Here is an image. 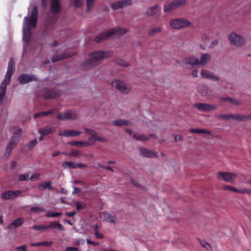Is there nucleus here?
<instances>
[{
  "mask_svg": "<svg viewBox=\"0 0 251 251\" xmlns=\"http://www.w3.org/2000/svg\"><path fill=\"white\" fill-rule=\"evenodd\" d=\"M38 10L37 6L34 5L32 9L28 8V14L25 17L23 27V39L24 44H29L31 35V28L36 26L37 22Z\"/></svg>",
  "mask_w": 251,
  "mask_h": 251,
  "instance_id": "1",
  "label": "nucleus"
},
{
  "mask_svg": "<svg viewBox=\"0 0 251 251\" xmlns=\"http://www.w3.org/2000/svg\"><path fill=\"white\" fill-rule=\"evenodd\" d=\"M111 54V52L105 51H97L91 53L89 55V59L82 63V68L86 70L90 69L97 65L101 60L110 56Z\"/></svg>",
  "mask_w": 251,
  "mask_h": 251,
  "instance_id": "2",
  "label": "nucleus"
},
{
  "mask_svg": "<svg viewBox=\"0 0 251 251\" xmlns=\"http://www.w3.org/2000/svg\"><path fill=\"white\" fill-rule=\"evenodd\" d=\"M15 61L13 58H10L8 63L7 70L4 80L2 81L0 86V105L3 103L5 95L7 85L10 83L11 75L15 72Z\"/></svg>",
  "mask_w": 251,
  "mask_h": 251,
  "instance_id": "3",
  "label": "nucleus"
},
{
  "mask_svg": "<svg viewBox=\"0 0 251 251\" xmlns=\"http://www.w3.org/2000/svg\"><path fill=\"white\" fill-rule=\"evenodd\" d=\"M211 59V56L208 53H203L201 54L200 61L197 58L187 57L185 58L186 64L191 65L192 67L196 66H204Z\"/></svg>",
  "mask_w": 251,
  "mask_h": 251,
  "instance_id": "4",
  "label": "nucleus"
},
{
  "mask_svg": "<svg viewBox=\"0 0 251 251\" xmlns=\"http://www.w3.org/2000/svg\"><path fill=\"white\" fill-rule=\"evenodd\" d=\"M126 32V30L125 28H122L119 26L116 28H113L110 30L107 31L103 34L97 36L95 41L97 43L101 42L105 40L106 38L111 36L112 35L115 34L117 35H121V34H124Z\"/></svg>",
  "mask_w": 251,
  "mask_h": 251,
  "instance_id": "5",
  "label": "nucleus"
},
{
  "mask_svg": "<svg viewBox=\"0 0 251 251\" xmlns=\"http://www.w3.org/2000/svg\"><path fill=\"white\" fill-rule=\"evenodd\" d=\"M22 133V129L18 128L14 133L12 139L6 148V152L9 155L12 150L15 148L19 142Z\"/></svg>",
  "mask_w": 251,
  "mask_h": 251,
  "instance_id": "6",
  "label": "nucleus"
},
{
  "mask_svg": "<svg viewBox=\"0 0 251 251\" xmlns=\"http://www.w3.org/2000/svg\"><path fill=\"white\" fill-rule=\"evenodd\" d=\"M220 119H223L226 120H229L231 119L234 121H246L251 119V115H242L240 114L224 115H219Z\"/></svg>",
  "mask_w": 251,
  "mask_h": 251,
  "instance_id": "7",
  "label": "nucleus"
},
{
  "mask_svg": "<svg viewBox=\"0 0 251 251\" xmlns=\"http://www.w3.org/2000/svg\"><path fill=\"white\" fill-rule=\"evenodd\" d=\"M237 176V174L234 173L218 172L217 173V177L218 179L228 182H233Z\"/></svg>",
  "mask_w": 251,
  "mask_h": 251,
  "instance_id": "8",
  "label": "nucleus"
},
{
  "mask_svg": "<svg viewBox=\"0 0 251 251\" xmlns=\"http://www.w3.org/2000/svg\"><path fill=\"white\" fill-rule=\"evenodd\" d=\"M228 39L231 43L237 47H240L245 44V39L240 35L234 32L231 33L228 36Z\"/></svg>",
  "mask_w": 251,
  "mask_h": 251,
  "instance_id": "9",
  "label": "nucleus"
},
{
  "mask_svg": "<svg viewBox=\"0 0 251 251\" xmlns=\"http://www.w3.org/2000/svg\"><path fill=\"white\" fill-rule=\"evenodd\" d=\"M113 87H115L124 93H128L131 90V88L126 85L122 81L119 79H115L111 83Z\"/></svg>",
  "mask_w": 251,
  "mask_h": 251,
  "instance_id": "10",
  "label": "nucleus"
},
{
  "mask_svg": "<svg viewBox=\"0 0 251 251\" xmlns=\"http://www.w3.org/2000/svg\"><path fill=\"white\" fill-rule=\"evenodd\" d=\"M171 26L176 29H180L190 25V23L185 19L172 20L170 22Z\"/></svg>",
  "mask_w": 251,
  "mask_h": 251,
  "instance_id": "11",
  "label": "nucleus"
},
{
  "mask_svg": "<svg viewBox=\"0 0 251 251\" xmlns=\"http://www.w3.org/2000/svg\"><path fill=\"white\" fill-rule=\"evenodd\" d=\"M77 115L75 112L67 110L57 115V119L63 121H73L76 119Z\"/></svg>",
  "mask_w": 251,
  "mask_h": 251,
  "instance_id": "12",
  "label": "nucleus"
},
{
  "mask_svg": "<svg viewBox=\"0 0 251 251\" xmlns=\"http://www.w3.org/2000/svg\"><path fill=\"white\" fill-rule=\"evenodd\" d=\"M186 0H179L174 1L170 4L165 5L164 10L165 12H170V11L176 9L180 6L184 5L186 4Z\"/></svg>",
  "mask_w": 251,
  "mask_h": 251,
  "instance_id": "13",
  "label": "nucleus"
},
{
  "mask_svg": "<svg viewBox=\"0 0 251 251\" xmlns=\"http://www.w3.org/2000/svg\"><path fill=\"white\" fill-rule=\"evenodd\" d=\"M193 107L199 110L203 111H210L215 110L217 108L215 105L206 104L204 103H198L193 104Z\"/></svg>",
  "mask_w": 251,
  "mask_h": 251,
  "instance_id": "14",
  "label": "nucleus"
},
{
  "mask_svg": "<svg viewBox=\"0 0 251 251\" xmlns=\"http://www.w3.org/2000/svg\"><path fill=\"white\" fill-rule=\"evenodd\" d=\"M21 193V191L20 190H9L1 193L0 196L1 198L3 199L10 200L17 197Z\"/></svg>",
  "mask_w": 251,
  "mask_h": 251,
  "instance_id": "15",
  "label": "nucleus"
},
{
  "mask_svg": "<svg viewBox=\"0 0 251 251\" xmlns=\"http://www.w3.org/2000/svg\"><path fill=\"white\" fill-rule=\"evenodd\" d=\"M37 80L34 75H28L25 74H21L18 78V80L20 84H25L32 80Z\"/></svg>",
  "mask_w": 251,
  "mask_h": 251,
  "instance_id": "16",
  "label": "nucleus"
},
{
  "mask_svg": "<svg viewBox=\"0 0 251 251\" xmlns=\"http://www.w3.org/2000/svg\"><path fill=\"white\" fill-rule=\"evenodd\" d=\"M65 168H85L87 165L83 163H75L72 161H65L62 163Z\"/></svg>",
  "mask_w": 251,
  "mask_h": 251,
  "instance_id": "17",
  "label": "nucleus"
},
{
  "mask_svg": "<svg viewBox=\"0 0 251 251\" xmlns=\"http://www.w3.org/2000/svg\"><path fill=\"white\" fill-rule=\"evenodd\" d=\"M82 133L80 131L74 130H60L58 132V135L64 137L77 136Z\"/></svg>",
  "mask_w": 251,
  "mask_h": 251,
  "instance_id": "18",
  "label": "nucleus"
},
{
  "mask_svg": "<svg viewBox=\"0 0 251 251\" xmlns=\"http://www.w3.org/2000/svg\"><path fill=\"white\" fill-rule=\"evenodd\" d=\"M160 9L158 8V5L156 4L151 7L146 12L147 15L149 17H158L160 16Z\"/></svg>",
  "mask_w": 251,
  "mask_h": 251,
  "instance_id": "19",
  "label": "nucleus"
},
{
  "mask_svg": "<svg viewBox=\"0 0 251 251\" xmlns=\"http://www.w3.org/2000/svg\"><path fill=\"white\" fill-rule=\"evenodd\" d=\"M104 220L110 223H116L118 221L117 217L114 214H110L106 212H103L101 213Z\"/></svg>",
  "mask_w": 251,
  "mask_h": 251,
  "instance_id": "20",
  "label": "nucleus"
},
{
  "mask_svg": "<svg viewBox=\"0 0 251 251\" xmlns=\"http://www.w3.org/2000/svg\"><path fill=\"white\" fill-rule=\"evenodd\" d=\"M126 131L127 132L129 135H132V137L136 140L140 141H146L149 140V138L143 134H139L137 133L132 134L131 130L129 129H126Z\"/></svg>",
  "mask_w": 251,
  "mask_h": 251,
  "instance_id": "21",
  "label": "nucleus"
},
{
  "mask_svg": "<svg viewBox=\"0 0 251 251\" xmlns=\"http://www.w3.org/2000/svg\"><path fill=\"white\" fill-rule=\"evenodd\" d=\"M131 3L130 0H124L119 1L117 2L112 3L111 7L113 9H118L126 6H127Z\"/></svg>",
  "mask_w": 251,
  "mask_h": 251,
  "instance_id": "22",
  "label": "nucleus"
},
{
  "mask_svg": "<svg viewBox=\"0 0 251 251\" xmlns=\"http://www.w3.org/2000/svg\"><path fill=\"white\" fill-rule=\"evenodd\" d=\"M55 130L54 126H46L42 128H41L39 131L38 133L42 136H46L49 134H51Z\"/></svg>",
  "mask_w": 251,
  "mask_h": 251,
  "instance_id": "23",
  "label": "nucleus"
},
{
  "mask_svg": "<svg viewBox=\"0 0 251 251\" xmlns=\"http://www.w3.org/2000/svg\"><path fill=\"white\" fill-rule=\"evenodd\" d=\"M201 75L202 77L210 79L213 80L218 81L220 80L219 77L215 76L212 72H210L207 70H203L201 71Z\"/></svg>",
  "mask_w": 251,
  "mask_h": 251,
  "instance_id": "24",
  "label": "nucleus"
},
{
  "mask_svg": "<svg viewBox=\"0 0 251 251\" xmlns=\"http://www.w3.org/2000/svg\"><path fill=\"white\" fill-rule=\"evenodd\" d=\"M24 222V219L22 218H18L15 219L12 223L10 224L8 228L10 229H15L16 227L22 226Z\"/></svg>",
  "mask_w": 251,
  "mask_h": 251,
  "instance_id": "25",
  "label": "nucleus"
},
{
  "mask_svg": "<svg viewBox=\"0 0 251 251\" xmlns=\"http://www.w3.org/2000/svg\"><path fill=\"white\" fill-rule=\"evenodd\" d=\"M60 9V4L59 0H51L50 11L52 13L59 12Z\"/></svg>",
  "mask_w": 251,
  "mask_h": 251,
  "instance_id": "26",
  "label": "nucleus"
},
{
  "mask_svg": "<svg viewBox=\"0 0 251 251\" xmlns=\"http://www.w3.org/2000/svg\"><path fill=\"white\" fill-rule=\"evenodd\" d=\"M51 185V182L50 181H44L38 184L37 188L40 191H43L47 189L50 190L52 189Z\"/></svg>",
  "mask_w": 251,
  "mask_h": 251,
  "instance_id": "27",
  "label": "nucleus"
},
{
  "mask_svg": "<svg viewBox=\"0 0 251 251\" xmlns=\"http://www.w3.org/2000/svg\"><path fill=\"white\" fill-rule=\"evenodd\" d=\"M141 154L142 156L146 157H153L156 156L154 152L147 149H142L141 151Z\"/></svg>",
  "mask_w": 251,
  "mask_h": 251,
  "instance_id": "28",
  "label": "nucleus"
},
{
  "mask_svg": "<svg viewBox=\"0 0 251 251\" xmlns=\"http://www.w3.org/2000/svg\"><path fill=\"white\" fill-rule=\"evenodd\" d=\"M68 144L76 146L77 147H82L83 146H87L90 145V143L87 141H71L68 142Z\"/></svg>",
  "mask_w": 251,
  "mask_h": 251,
  "instance_id": "29",
  "label": "nucleus"
},
{
  "mask_svg": "<svg viewBox=\"0 0 251 251\" xmlns=\"http://www.w3.org/2000/svg\"><path fill=\"white\" fill-rule=\"evenodd\" d=\"M89 141H99L100 142H104L106 139L102 137L100 135L95 133V132L91 135V137L88 138Z\"/></svg>",
  "mask_w": 251,
  "mask_h": 251,
  "instance_id": "30",
  "label": "nucleus"
},
{
  "mask_svg": "<svg viewBox=\"0 0 251 251\" xmlns=\"http://www.w3.org/2000/svg\"><path fill=\"white\" fill-rule=\"evenodd\" d=\"M59 93L55 91H50L47 92L44 95V97L48 99H52L59 96Z\"/></svg>",
  "mask_w": 251,
  "mask_h": 251,
  "instance_id": "31",
  "label": "nucleus"
},
{
  "mask_svg": "<svg viewBox=\"0 0 251 251\" xmlns=\"http://www.w3.org/2000/svg\"><path fill=\"white\" fill-rule=\"evenodd\" d=\"M99 226L98 224L95 225L93 227V231L96 238L102 239L104 238L103 234L99 231Z\"/></svg>",
  "mask_w": 251,
  "mask_h": 251,
  "instance_id": "32",
  "label": "nucleus"
},
{
  "mask_svg": "<svg viewBox=\"0 0 251 251\" xmlns=\"http://www.w3.org/2000/svg\"><path fill=\"white\" fill-rule=\"evenodd\" d=\"M131 123L129 122L122 119H117L113 121V124L115 126H129Z\"/></svg>",
  "mask_w": 251,
  "mask_h": 251,
  "instance_id": "33",
  "label": "nucleus"
},
{
  "mask_svg": "<svg viewBox=\"0 0 251 251\" xmlns=\"http://www.w3.org/2000/svg\"><path fill=\"white\" fill-rule=\"evenodd\" d=\"M190 132L196 133V134H201V133H205L208 134H211V131L208 130H205L199 128H192L190 130Z\"/></svg>",
  "mask_w": 251,
  "mask_h": 251,
  "instance_id": "34",
  "label": "nucleus"
},
{
  "mask_svg": "<svg viewBox=\"0 0 251 251\" xmlns=\"http://www.w3.org/2000/svg\"><path fill=\"white\" fill-rule=\"evenodd\" d=\"M52 229H57L59 230H65L64 226L58 222H51Z\"/></svg>",
  "mask_w": 251,
  "mask_h": 251,
  "instance_id": "35",
  "label": "nucleus"
},
{
  "mask_svg": "<svg viewBox=\"0 0 251 251\" xmlns=\"http://www.w3.org/2000/svg\"><path fill=\"white\" fill-rule=\"evenodd\" d=\"M199 91L201 94L203 96H208L210 95L211 93V91L206 86H203L202 88L199 89Z\"/></svg>",
  "mask_w": 251,
  "mask_h": 251,
  "instance_id": "36",
  "label": "nucleus"
},
{
  "mask_svg": "<svg viewBox=\"0 0 251 251\" xmlns=\"http://www.w3.org/2000/svg\"><path fill=\"white\" fill-rule=\"evenodd\" d=\"M71 56V55H67L65 54H62L60 56H53L52 59V61L53 62H56L58 60L64 59Z\"/></svg>",
  "mask_w": 251,
  "mask_h": 251,
  "instance_id": "37",
  "label": "nucleus"
},
{
  "mask_svg": "<svg viewBox=\"0 0 251 251\" xmlns=\"http://www.w3.org/2000/svg\"><path fill=\"white\" fill-rule=\"evenodd\" d=\"M53 113V110H49L47 111L40 112H38V113H35L34 114V116L35 118H36L41 117V116H47L49 114H52Z\"/></svg>",
  "mask_w": 251,
  "mask_h": 251,
  "instance_id": "38",
  "label": "nucleus"
},
{
  "mask_svg": "<svg viewBox=\"0 0 251 251\" xmlns=\"http://www.w3.org/2000/svg\"><path fill=\"white\" fill-rule=\"evenodd\" d=\"M52 245L51 242H41L37 243H33L31 244V246H45L50 247Z\"/></svg>",
  "mask_w": 251,
  "mask_h": 251,
  "instance_id": "39",
  "label": "nucleus"
},
{
  "mask_svg": "<svg viewBox=\"0 0 251 251\" xmlns=\"http://www.w3.org/2000/svg\"><path fill=\"white\" fill-rule=\"evenodd\" d=\"M76 208L77 210L83 209L86 207V204L81 201H76L75 202Z\"/></svg>",
  "mask_w": 251,
  "mask_h": 251,
  "instance_id": "40",
  "label": "nucleus"
},
{
  "mask_svg": "<svg viewBox=\"0 0 251 251\" xmlns=\"http://www.w3.org/2000/svg\"><path fill=\"white\" fill-rule=\"evenodd\" d=\"M19 180L20 181H25L29 179V173L25 174H20L19 175Z\"/></svg>",
  "mask_w": 251,
  "mask_h": 251,
  "instance_id": "41",
  "label": "nucleus"
},
{
  "mask_svg": "<svg viewBox=\"0 0 251 251\" xmlns=\"http://www.w3.org/2000/svg\"><path fill=\"white\" fill-rule=\"evenodd\" d=\"M95 1V0H87V12H89L90 11L94 4Z\"/></svg>",
  "mask_w": 251,
  "mask_h": 251,
  "instance_id": "42",
  "label": "nucleus"
},
{
  "mask_svg": "<svg viewBox=\"0 0 251 251\" xmlns=\"http://www.w3.org/2000/svg\"><path fill=\"white\" fill-rule=\"evenodd\" d=\"M46 210L42 207H32L30 209V211L32 213H38L41 211H45Z\"/></svg>",
  "mask_w": 251,
  "mask_h": 251,
  "instance_id": "43",
  "label": "nucleus"
},
{
  "mask_svg": "<svg viewBox=\"0 0 251 251\" xmlns=\"http://www.w3.org/2000/svg\"><path fill=\"white\" fill-rule=\"evenodd\" d=\"M62 215L61 212H50L46 214L47 217H57Z\"/></svg>",
  "mask_w": 251,
  "mask_h": 251,
  "instance_id": "44",
  "label": "nucleus"
},
{
  "mask_svg": "<svg viewBox=\"0 0 251 251\" xmlns=\"http://www.w3.org/2000/svg\"><path fill=\"white\" fill-rule=\"evenodd\" d=\"M161 29L160 27L152 28L149 32V35L151 36L156 32H158L161 31Z\"/></svg>",
  "mask_w": 251,
  "mask_h": 251,
  "instance_id": "45",
  "label": "nucleus"
},
{
  "mask_svg": "<svg viewBox=\"0 0 251 251\" xmlns=\"http://www.w3.org/2000/svg\"><path fill=\"white\" fill-rule=\"evenodd\" d=\"M33 229L36 230H46V227L45 225H35L32 227Z\"/></svg>",
  "mask_w": 251,
  "mask_h": 251,
  "instance_id": "46",
  "label": "nucleus"
},
{
  "mask_svg": "<svg viewBox=\"0 0 251 251\" xmlns=\"http://www.w3.org/2000/svg\"><path fill=\"white\" fill-rule=\"evenodd\" d=\"M201 244L203 247L206 249L208 251L211 248V245L205 241H201Z\"/></svg>",
  "mask_w": 251,
  "mask_h": 251,
  "instance_id": "47",
  "label": "nucleus"
},
{
  "mask_svg": "<svg viewBox=\"0 0 251 251\" xmlns=\"http://www.w3.org/2000/svg\"><path fill=\"white\" fill-rule=\"evenodd\" d=\"M222 100H224L225 101H230L231 102L233 103H234V104H238V102L237 101V100L235 99H231L229 98H223Z\"/></svg>",
  "mask_w": 251,
  "mask_h": 251,
  "instance_id": "48",
  "label": "nucleus"
},
{
  "mask_svg": "<svg viewBox=\"0 0 251 251\" xmlns=\"http://www.w3.org/2000/svg\"><path fill=\"white\" fill-rule=\"evenodd\" d=\"M37 143V142L36 139H34V140L30 141L28 145L29 149H32L33 147H34L36 145Z\"/></svg>",
  "mask_w": 251,
  "mask_h": 251,
  "instance_id": "49",
  "label": "nucleus"
},
{
  "mask_svg": "<svg viewBox=\"0 0 251 251\" xmlns=\"http://www.w3.org/2000/svg\"><path fill=\"white\" fill-rule=\"evenodd\" d=\"M40 178V175L38 173H36L33 175H32L30 177H29V179H33L34 178L38 180Z\"/></svg>",
  "mask_w": 251,
  "mask_h": 251,
  "instance_id": "50",
  "label": "nucleus"
},
{
  "mask_svg": "<svg viewBox=\"0 0 251 251\" xmlns=\"http://www.w3.org/2000/svg\"><path fill=\"white\" fill-rule=\"evenodd\" d=\"M70 154L75 156H78L80 155V152L77 150L72 151Z\"/></svg>",
  "mask_w": 251,
  "mask_h": 251,
  "instance_id": "51",
  "label": "nucleus"
},
{
  "mask_svg": "<svg viewBox=\"0 0 251 251\" xmlns=\"http://www.w3.org/2000/svg\"><path fill=\"white\" fill-rule=\"evenodd\" d=\"M84 130L87 133L91 135L95 132V131L91 128H84Z\"/></svg>",
  "mask_w": 251,
  "mask_h": 251,
  "instance_id": "52",
  "label": "nucleus"
},
{
  "mask_svg": "<svg viewBox=\"0 0 251 251\" xmlns=\"http://www.w3.org/2000/svg\"><path fill=\"white\" fill-rule=\"evenodd\" d=\"M223 188L225 190H230V191H233V192H235V190L236 189L235 188H234V187H231V186H228V185H225V186H223Z\"/></svg>",
  "mask_w": 251,
  "mask_h": 251,
  "instance_id": "53",
  "label": "nucleus"
},
{
  "mask_svg": "<svg viewBox=\"0 0 251 251\" xmlns=\"http://www.w3.org/2000/svg\"><path fill=\"white\" fill-rule=\"evenodd\" d=\"M66 251H79L78 248L76 247H67L66 249Z\"/></svg>",
  "mask_w": 251,
  "mask_h": 251,
  "instance_id": "54",
  "label": "nucleus"
},
{
  "mask_svg": "<svg viewBox=\"0 0 251 251\" xmlns=\"http://www.w3.org/2000/svg\"><path fill=\"white\" fill-rule=\"evenodd\" d=\"M241 191H241L242 194H251V190H250V189L244 188V189H241Z\"/></svg>",
  "mask_w": 251,
  "mask_h": 251,
  "instance_id": "55",
  "label": "nucleus"
},
{
  "mask_svg": "<svg viewBox=\"0 0 251 251\" xmlns=\"http://www.w3.org/2000/svg\"><path fill=\"white\" fill-rule=\"evenodd\" d=\"M87 243L88 244H91L93 245L94 246H98L99 244V243L98 242H93L91 241L90 239H87Z\"/></svg>",
  "mask_w": 251,
  "mask_h": 251,
  "instance_id": "56",
  "label": "nucleus"
},
{
  "mask_svg": "<svg viewBox=\"0 0 251 251\" xmlns=\"http://www.w3.org/2000/svg\"><path fill=\"white\" fill-rule=\"evenodd\" d=\"M81 1L82 0H75V6L77 7H79L81 5Z\"/></svg>",
  "mask_w": 251,
  "mask_h": 251,
  "instance_id": "57",
  "label": "nucleus"
},
{
  "mask_svg": "<svg viewBox=\"0 0 251 251\" xmlns=\"http://www.w3.org/2000/svg\"><path fill=\"white\" fill-rule=\"evenodd\" d=\"M16 250H19V251L22 250L23 251H26V246L25 245H23L21 246L17 247L16 248Z\"/></svg>",
  "mask_w": 251,
  "mask_h": 251,
  "instance_id": "58",
  "label": "nucleus"
},
{
  "mask_svg": "<svg viewBox=\"0 0 251 251\" xmlns=\"http://www.w3.org/2000/svg\"><path fill=\"white\" fill-rule=\"evenodd\" d=\"M175 136V141H178L182 140V136L181 135H174Z\"/></svg>",
  "mask_w": 251,
  "mask_h": 251,
  "instance_id": "59",
  "label": "nucleus"
},
{
  "mask_svg": "<svg viewBox=\"0 0 251 251\" xmlns=\"http://www.w3.org/2000/svg\"><path fill=\"white\" fill-rule=\"evenodd\" d=\"M76 212L75 211H73L71 212H67L66 213V215L69 217H73L76 214Z\"/></svg>",
  "mask_w": 251,
  "mask_h": 251,
  "instance_id": "60",
  "label": "nucleus"
},
{
  "mask_svg": "<svg viewBox=\"0 0 251 251\" xmlns=\"http://www.w3.org/2000/svg\"><path fill=\"white\" fill-rule=\"evenodd\" d=\"M74 191L73 192V194H76L77 192H79L81 191V189L76 187L75 186H73Z\"/></svg>",
  "mask_w": 251,
  "mask_h": 251,
  "instance_id": "61",
  "label": "nucleus"
},
{
  "mask_svg": "<svg viewBox=\"0 0 251 251\" xmlns=\"http://www.w3.org/2000/svg\"><path fill=\"white\" fill-rule=\"evenodd\" d=\"M74 184H80L81 185H83L84 184V182L82 181H79V180H74L73 182Z\"/></svg>",
  "mask_w": 251,
  "mask_h": 251,
  "instance_id": "62",
  "label": "nucleus"
},
{
  "mask_svg": "<svg viewBox=\"0 0 251 251\" xmlns=\"http://www.w3.org/2000/svg\"><path fill=\"white\" fill-rule=\"evenodd\" d=\"M48 0H41L42 6L46 8Z\"/></svg>",
  "mask_w": 251,
  "mask_h": 251,
  "instance_id": "63",
  "label": "nucleus"
},
{
  "mask_svg": "<svg viewBox=\"0 0 251 251\" xmlns=\"http://www.w3.org/2000/svg\"><path fill=\"white\" fill-rule=\"evenodd\" d=\"M218 40H215L212 42L211 45H210V47H213L215 46L216 45H217L218 44Z\"/></svg>",
  "mask_w": 251,
  "mask_h": 251,
  "instance_id": "64",
  "label": "nucleus"
}]
</instances>
